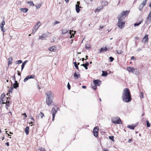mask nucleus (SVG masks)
Returning <instances> with one entry per match:
<instances>
[{"instance_id": "obj_1", "label": "nucleus", "mask_w": 151, "mask_h": 151, "mask_svg": "<svg viewBox=\"0 0 151 151\" xmlns=\"http://www.w3.org/2000/svg\"><path fill=\"white\" fill-rule=\"evenodd\" d=\"M122 97L124 102L128 103L131 101V94L128 88H125L124 89Z\"/></svg>"}, {"instance_id": "obj_2", "label": "nucleus", "mask_w": 151, "mask_h": 151, "mask_svg": "<svg viewBox=\"0 0 151 151\" xmlns=\"http://www.w3.org/2000/svg\"><path fill=\"white\" fill-rule=\"evenodd\" d=\"M47 97L46 98V104L50 106L53 101V93L50 91H47L46 93Z\"/></svg>"}, {"instance_id": "obj_3", "label": "nucleus", "mask_w": 151, "mask_h": 151, "mask_svg": "<svg viewBox=\"0 0 151 151\" xmlns=\"http://www.w3.org/2000/svg\"><path fill=\"white\" fill-rule=\"evenodd\" d=\"M129 11L126 10L125 11H123L119 15L118 19L119 21H122L124 19L126 15L129 12Z\"/></svg>"}, {"instance_id": "obj_4", "label": "nucleus", "mask_w": 151, "mask_h": 151, "mask_svg": "<svg viewBox=\"0 0 151 151\" xmlns=\"http://www.w3.org/2000/svg\"><path fill=\"white\" fill-rule=\"evenodd\" d=\"M111 121L113 123L115 124H120L122 123V121L121 120L119 117L112 118Z\"/></svg>"}, {"instance_id": "obj_5", "label": "nucleus", "mask_w": 151, "mask_h": 151, "mask_svg": "<svg viewBox=\"0 0 151 151\" xmlns=\"http://www.w3.org/2000/svg\"><path fill=\"white\" fill-rule=\"evenodd\" d=\"M127 70L129 72H132L134 74H137L138 73L137 70L135 69L132 67H127Z\"/></svg>"}, {"instance_id": "obj_6", "label": "nucleus", "mask_w": 151, "mask_h": 151, "mask_svg": "<svg viewBox=\"0 0 151 151\" xmlns=\"http://www.w3.org/2000/svg\"><path fill=\"white\" fill-rule=\"evenodd\" d=\"M150 22H151V10L146 18L145 23L146 24H147V25H148Z\"/></svg>"}, {"instance_id": "obj_7", "label": "nucleus", "mask_w": 151, "mask_h": 151, "mask_svg": "<svg viewBox=\"0 0 151 151\" xmlns=\"http://www.w3.org/2000/svg\"><path fill=\"white\" fill-rule=\"evenodd\" d=\"M99 128H97V127H95L93 129V133L94 136L97 137L98 136Z\"/></svg>"}, {"instance_id": "obj_8", "label": "nucleus", "mask_w": 151, "mask_h": 151, "mask_svg": "<svg viewBox=\"0 0 151 151\" xmlns=\"http://www.w3.org/2000/svg\"><path fill=\"white\" fill-rule=\"evenodd\" d=\"M118 27L120 29H122L125 26V22L124 21H118L117 24Z\"/></svg>"}, {"instance_id": "obj_9", "label": "nucleus", "mask_w": 151, "mask_h": 151, "mask_svg": "<svg viewBox=\"0 0 151 151\" xmlns=\"http://www.w3.org/2000/svg\"><path fill=\"white\" fill-rule=\"evenodd\" d=\"M93 82L95 85L96 86H99L101 83V81L98 80H95L93 81Z\"/></svg>"}, {"instance_id": "obj_10", "label": "nucleus", "mask_w": 151, "mask_h": 151, "mask_svg": "<svg viewBox=\"0 0 151 151\" xmlns=\"http://www.w3.org/2000/svg\"><path fill=\"white\" fill-rule=\"evenodd\" d=\"M5 96V95L4 93H2L1 95L0 98V104H6L5 102H4L3 99Z\"/></svg>"}, {"instance_id": "obj_11", "label": "nucleus", "mask_w": 151, "mask_h": 151, "mask_svg": "<svg viewBox=\"0 0 151 151\" xmlns=\"http://www.w3.org/2000/svg\"><path fill=\"white\" fill-rule=\"evenodd\" d=\"M148 35L147 34L145 35L142 40V42H144L145 44L147 43L148 40Z\"/></svg>"}, {"instance_id": "obj_12", "label": "nucleus", "mask_w": 151, "mask_h": 151, "mask_svg": "<svg viewBox=\"0 0 151 151\" xmlns=\"http://www.w3.org/2000/svg\"><path fill=\"white\" fill-rule=\"evenodd\" d=\"M39 23H40V22L39 21L37 22L36 24L35 25L34 27H33L32 29V34H34L37 31V29L36 27H37V24H39Z\"/></svg>"}, {"instance_id": "obj_13", "label": "nucleus", "mask_w": 151, "mask_h": 151, "mask_svg": "<svg viewBox=\"0 0 151 151\" xmlns=\"http://www.w3.org/2000/svg\"><path fill=\"white\" fill-rule=\"evenodd\" d=\"M103 8L104 6H103V5H102V6H100L97 7V8L95 9V12H99L102 9H103Z\"/></svg>"}, {"instance_id": "obj_14", "label": "nucleus", "mask_w": 151, "mask_h": 151, "mask_svg": "<svg viewBox=\"0 0 151 151\" xmlns=\"http://www.w3.org/2000/svg\"><path fill=\"white\" fill-rule=\"evenodd\" d=\"M137 125V124H132L131 125H128L127 126V127L131 129H134V128L136 127Z\"/></svg>"}, {"instance_id": "obj_15", "label": "nucleus", "mask_w": 151, "mask_h": 151, "mask_svg": "<svg viewBox=\"0 0 151 151\" xmlns=\"http://www.w3.org/2000/svg\"><path fill=\"white\" fill-rule=\"evenodd\" d=\"M58 109V108L56 107V108L53 107L52 110V115L55 114L57 112V110Z\"/></svg>"}, {"instance_id": "obj_16", "label": "nucleus", "mask_w": 151, "mask_h": 151, "mask_svg": "<svg viewBox=\"0 0 151 151\" xmlns=\"http://www.w3.org/2000/svg\"><path fill=\"white\" fill-rule=\"evenodd\" d=\"M50 34V33L47 32V34L45 33L43 34L42 35L39 37V39H42L46 37H47V36L48 35Z\"/></svg>"}, {"instance_id": "obj_17", "label": "nucleus", "mask_w": 151, "mask_h": 151, "mask_svg": "<svg viewBox=\"0 0 151 151\" xmlns=\"http://www.w3.org/2000/svg\"><path fill=\"white\" fill-rule=\"evenodd\" d=\"M5 24V22L4 21V20L0 24V27H1V30L3 32H4V31L3 29V26Z\"/></svg>"}, {"instance_id": "obj_18", "label": "nucleus", "mask_w": 151, "mask_h": 151, "mask_svg": "<svg viewBox=\"0 0 151 151\" xmlns=\"http://www.w3.org/2000/svg\"><path fill=\"white\" fill-rule=\"evenodd\" d=\"M80 76L79 73L78 74L76 72H75L73 75L74 77L76 79H78L80 77Z\"/></svg>"}, {"instance_id": "obj_19", "label": "nucleus", "mask_w": 151, "mask_h": 151, "mask_svg": "<svg viewBox=\"0 0 151 151\" xmlns=\"http://www.w3.org/2000/svg\"><path fill=\"white\" fill-rule=\"evenodd\" d=\"M19 86V83L16 80L15 81V83L13 84V87L14 88L17 89Z\"/></svg>"}, {"instance_id": "obj_20", "label": "nucleus", "mask_w": 151, "mask_h": 151, "mask_svg": "<svg viewBox=\"0 0 151 151\" xmlns=\"http://www.w3.org/2000/svg\"><path fill=\"white\" fill-rule=\"evenodd\" d=\"M48 50L51 51L55 52L56 49L55 46H54L49 47Z\"/></svg>"}, {"instance_id": "obj_21", "label": "nucleus", "mask_w": 151, "mask_h": 151, "mask_svg": "<svg viewBox=\"0 0 151 151\" xmlns=\"http://www.w3.org/2000/svg\"><path fill=\"white\" fill-rule=\"evenodd\" d=\"M108 50L107 48L106 47L105 48L102 47L100 49V53L103 52H106Z\"/></svg>"}, {"instance_id": "obj_22", "label": "nucleus", "mask_w": 151, "mask_h": 151, "mask_svg": "<svg viewBox=\"0 0 151 151\" xmlns=\"http://www.w3.org/2000/svg\"><path fill=\"white\" fill-rule=\"evenodd\" d=\"M28 60H25L24 62H23L22 63V64L21 65V70L22 71L23 68H24V66L26 64V63L28 62Z\"/></svg>"}, {"instance_id": "obj_23", "label": "nucleus", "mask_w": 151, "mask_h": 151, "mask_svg": "<svg viewBox=\"0 0 151 151\" xmlns=\"http://www.w3.org/2000/svg\"><path fill=\"white\" fill-rule=\"evenodd\" d=\"M81 8V7H80L78 5L76 4V12L77 13H79L80 11V8Z\"/></svg>"}, {"instance_id": "obj_24", "label": "nucleus", "mask_w": 151, "mask_h": 151, "mask_svg": "<svg viewBox=\"0 0 151 151\" xmlns=\"http://www.w3.org/2000/svg\"><path fill=\"white\" fill-rule=\"evenodd\" d=\"M13 59L12 58L10 57L8 59V65H11L12 64V63Z\"/></svg>"}, {"instance_id": "obj_25", "label": "nucleus", "mask_w": 151, "mask_h": 151, "mask_svg": "<svg viewBox=\"0 0 151 151\" xmlns=\"http://www.w3.org/2000/svg\"><path fill=\"white\" fill-rule=\"evenodd\" d=\"M28 9L27 8H20V10L22 12H23L24 13L27 12L28 11Z\"/></svg>"}, {"instance_id": "obj_26", "label": "nucleus", "mask_w": 151, "mask_h": 151, "mask_svg": "<svg viewBox=\"0 0 151 151\" xmlns=\"http://www.w3.org/2000/svg\"><path fill=\"white\" fill-rule=\"evenodd\" d=\"M108 75V73L106 71H102V76L104 77H106Z\"/></svg>"}, {"instance_id": "obj_27", "label": "nucleus", "mask_w": 151, "mask_h": 151, "mask_svg": "<svg viewBox=\"0 0 151 151\" xmlns=\"http://www.w3.org/2000/svg\"><path fill=\"white\" fill-rule=\"evenodd\" d=\"M29 128L28 127H27L25 128V132L26 134L27 135L29 133Z\"/></svg>"}, {"instance_id": "obj_28", "label": "nucleus", "mask_w": 151, "mask_h": 151, "mask_svg": "<svg viewBox=\"0 0 151 151\" xmlns=\"http://www.w3.org/2000/svg\"><path fill=\"white\" fill-rule=\"evenodd\" d=\"M73 32H74L73 31H72V32L71 30H70V31H69V33H70V34L71 35L70 37V38H72L73 37H74V35L75 34V32H74V33H73Z\"/></svg>"}, {"instance_id": "obj_29", "label": "nucleus", "mask_w": 151, "mask_h": 151, "mask_svg": "<svg viewBox=\"0 0 151 151\" xmlns=\"http://www.w3.org/2000/svg\"><path fill=\"white\" fill-rule=\"evenodd\" d=\"M91 47V45L90 44L88 43L86 44L85 47L86 49H89V48H90Z\"/></svg>"}, {"instance_id": "obj_30", "label": "nucleus", "mask_w": 151, "mask_h": 151, "mask_svg": "<svg viewBox=\"0 0 151 151\" xmlns=\"http://www.w3.org/2000/svg\"><path fill=\"white\" fill-rule=\"evenodd\" d=\"M62 34L63 35L65 34L66 33L68 32V30L66 29H62Z\"/></svg>"}, {"instance_id": "obj_31", "label": "nucleus", "mask_w": 151, "mask_h": 151, "mask_svg": "<svg viewBox=\"0 0 151 151\" xmlns=\"http://www.w3.org/2000/svg\"><path fill=\"white\" fill-rule=\"evenodd\" d=\"M27 4H29V5L30 6H34L35 5L33 3V2L32 1H28L27 2Z\"/></svg>"}, {"instance_id": "obj_32", "label": "nucleus", "mask_w": 151, "mask_h": 151, "mask_svg": "<svg viewBox=\"0 0 151 151\" xmlns=\"http://www.w3.org/2000/svg\"><path fill=\"white\" fill-rule=\"evenodd\" d=\"M74 65L76 68L78 70H79L78 65L77 64V63L76 61L73 62Z\"/></svg>"}, {"instance_id": "obj_33", "label": "nucleus", "mask_w": 151, "mask_h": 151, "mask_svg": "<svg viewBox=\"0 0 151 151\" xmlns=\"http://www.w3.org/2000/svg\"><path fill=\"white\" fill-rule=\"evenodd\" d=\"M147 1V0H143L142 3L141 4L144 6L145 5Z\"/></svg>"}, {"instance_id": "obj_34", "label": "nucleus", "mask_w": 151, "mask_h": 151, "mask_svg": "<svg viewBox=\"0 0 151 151\" xmlns=\"http://www.w3.org/2000/svg\"><path fill=\"white\" fill-rule=\"evenodd\" d=\"M108 3L107 1H104L103 4H102V5H103V6H104H104H107L108 5Z\"/></svg>"}, {"instance_id": "obj_35", "label": "nucleus", "mask_w": 151, "mask_h": 151, "mask_svg": "<svg viewBox=\"0 0 151 151\" xmlns=\"http://www.w3.org/2000/svg\"><path fill=\"white\" fill-rule=\"evenodd\" d=\"M144 6H142V5L140 4L139 7V9L140 11H141L143 9Z\"/></svg>"}, {"instance_id": "obj_36", "label": "nucleus", "mask_w": 151, "mask_h": 151, "mask_svg": "<svg viewBox=\"0 0 151 151\" xmlns=\"http://www.w3.org/2000/svg\"><path fill=\"white\" fill-rule=\"evenodd\" d=\"M142 22V21H141L140 22H139L138 23H136L134 24V26L135 27V26H139V24H141Z\"/></svg>"}, {"instance_id": "obj_37", "label": "nucleus", "mask_w": 151, "mask_h": 151, "mask_svg": "<svg viewBox=\"0 0 151 151\" xmlns=\"http://www.w3.org/2000/svg\"><path fill=\"white\" fill-rule=\"evenodd\" d=\"M44 116V114L42 113L41 112H40V114H39V116H40L41 118H42Z\"/></svg>"}, {"instance_id": "obj_38", "label": "nucleus", "mask_w": 151, "mask_h": 151, "mask_svg": "<svg viewBox=\"0 0 151 151\" xmlns=\"http://www.w3.org/2000/svg\"><path fill=\"white\" fill-rule=\"evenodd\" d=\"M36 151H46V150L44 148H41Z\"/></svg>"}, {"instance_id": "obj_39", "label": "nucleus", "mask_w": 151, "mask_h": 151, "mask_svg": "<svg viewBox=\"0 0 151 151\" xmlns=\"http://www.w3.org/2000/svg\"><path fill=\"white\" fill-rule=\"evenodd\" d=\"M22 61L21 60H17L16 61V64H19L22 63Z\"/></svg>"}, {"instance_id": "obj_40", "label": "nucleus", "mask_w": 151, "mask_h": 151, "mask_svg": "<svg viewBox=\"0 0 151 151\" xmlns=\"http://www.w3.org/2000/svg\"><path fill=\"white\" fill-rule=\"evenodd\" d=\"M147 122V127H150V123L149 122V121L148 120L146 121Z\"/></svg>"}, {"instance_id": "obj_41", "label": "nucleus", "mask_w": 151, "mask_h": 151, "mask_svg": "<svg viewBox=\"0 0 151 151\" xmlns=\"http://www.w3.org/2000/svg\"><path fill=\"white\" fill-rule=\"evenodd\" d=\"M81 66H83L86 70H87L88 69V67L85 65L84 64H83L81 65Z\"/></svg>"}, {"instance_id": "obj_42", "label": "nucleus", "mask_w": 151, "mask_h": 151, "mask_svg": "<svg viewBox=\"0 0 151 151\" xmlns=\"http://www.w3.org/2000/svg\"><path fill=\"white\" fill-rule=\"evenodd\" d=\"M29 79V77L27 76L24 79V82H25L27 81Z\"/></svg>"}, {"instance_id": "obj_43", "label": "nucleus", "mask_w": 151, "mask_h": 151, "mask_svg": "<svg viewBox=\"0 0 151 151\" xmlns=\"http://www.w3.org/2000/svg\"><path fill=\"white\" fill-rule=\"evenodd\" d=\"M109 139H110L111 140H112L113 141H114V137L113 136H110L109 137Z\"/></svg>"}, {"instance_id": "obj_44", "label": "nucleus", "mask_w": 151, "mask_h": 151, "mask_svg": "<svg viewBox=\"0 0 151 151\" xmlns=\"http://www.w3.org/2000/svg\"><path fill=\"white\" fill-rule=\"evenodd\" d=\"M60 22L59 21H55L53 23V25H54L56 24H59Z\"/></svg>"}, {"instance_id": "obj_45", "label": "nucleus", "mask_w": 151, "mask_h": 151, "mask_svg": "<svg viewBox=\"0 0 151 151\" xmlns=\"http://www.w3.org/2000/svg\"><path fill=\"white\" fill-rule=\"evenodd\" d=\"M28 76L29 77V79L34 78H35V76L33 75H30Z\"/></svg>"}, {"instance_id": "obj_46", "label": "nucleus", "mask_w": 151, "mask_h": 151, "mask_svg": "<svg viewBox=\"0 0 151 151\" xmlns=\"http://www.w3.org/2000/svg\"><path fill=\"white\" fill-rule=\"evenodd\" d=\"M117 53L119 54H121L122 52V51L121 50H117L116 51Z\"/></svg>"}, {"instance_id": "obj_47", "label": "nucleus", "mask_w": 151, "mask_h": 151, "mask_svg": "<svg viewBox=\"0 0 151 151\" xmlns=\"http://www.w3.org/2000/svg\"><path fill=\"white\" fill-rule=\"evenodd\" d=\"M8 96V97H7V99L6 100V103H9L10 101H9V98Z\"/></svg>"}, {"instance_id": "obj_48", "label": "nucleus", "mask_w": 151, "mask_h": 151, "mask_svg": "<svg viewBox=\"0 0 151 151\" xmlns=\"http://www.w3.org/2000/svg\"><path fill=\"white\" fill-rule=\"evenodd\" d=\"M109 59L110 60V61L111 62H112L114 60V58L112 57H109Z\"/></svg>"}, {"instance_id": "obj_49", "label": "nucleus", "mask_w": 151, "mask_h": 151, "mask_svg": "<svg viewBox=\"0 0 151 151\" xmlns=\"http://www.w3.org/2000/svg\"><path fill=\"white\" fill-rule=\"evenodd\" d=\"M67 87L68 90H70V86L69 84V82H68L67 84Z\"/></svg>"}, {"instance_id": "obj_50", "label": "nucleus", "mask_w": 151, "mask_h": 151, "mask_svg": "<svg viewBox=\"0 0 151 151\" xmlns=\"http://www.w3.org/2000/svg\"><path fill=\"white\" fill-rule=\"evenodd\" d=\"M141 94L140 95V97L142 99L143 98V92H141Z\"/></svg>"}, {"instance_id": "obj_51", "label": "nucleus", "mask_w": 151, "mask_h": 151, "mask_svg": "<svg viewBox=\"0 0 151 151\" xmlns=\"http://www.w3.org/2000/svg\"><path fill=\"white\" fill-rule=\"evenodd\" d=\"M41 24L40 22V23H39V24H37V27H36L37 29H38V28L40 27L41 25Z\"/></svg>"}, {"instance_id": "obj_52", "label": "nucleus", "mask_w": 151, "mask_h": 151, "mask_svg": "<svg viewBox=\"0 0 151 151\" xmlns=\"http://www.w3.org/2000/svg\"><path fill=\"white\" fill-rule=\"evenodd\" d=\"M41 6V5L40 4L39 5H36L35 6L36 7V8L37 9H38L40 8Z\"/></svg>"}, {"instance_id": "obj_53", "label": "nucleus", "mask_w": 151, "mask_h": 151, "mask_svg": "<svg viewBox=\"0 0 151 151\" xmlns=\"http://www.w3.org/2000/svg\"><path fill=\"white\" fill-rule=\"evenodd\" d=\"M9 106V103H6V107L7 109H8V107Z\"/></svg>"}, {"instance_id": "obj_54", "label": "nucleus", "mask_w": 151, "mask_h": 151, "mask_svg": "<svg viewBox=\"0 0 151 151\" xmlns=\"http://www.w3.org/2000/svg\"><path fill=\"white\" fill-rule=\"evenodd\" d=\"M10 93H12V91L11 90L9 89V93H7V95L9 96V94H10Z\"/></svg>"}, {"instance_id": "obj_55", "label": "nucleus", "mask_w": 151, "mask_h": 151, "mask_svg": "<svg viewBox=\"0 0 151 151\" xmlns=\"http://www.w3.org/2000/svg\"><path fill=\"white\" fill-rule=\"evenodd\" d=\"M96 86H95V85H94V86H93L92 88H93V89L94 90H96L97 88V87H96Z\"/></svg>"}, {"instance_id": "obj_56", "label": "nucleus", "mask_w": 151, "mask_h": 151, "mask_svg": "<svg viewBox=\"0 0 151 151\" xmlns=\"http://www.w3.org/2000/svg\"><path fill=\"white\" fill-rule=\"evenodd\" d=\"M15 74H14V76H12V80H14V81L15 80H16V78H15Z\"/></svg>"}, {"instance_id": "obj_57", "label": "nucleus", "mask_w": 151, "mask_h": 151, "mask_svg": "<svg viewBox=\"0 0 151 151\" xmlns=\"http://www.w3.org/2000/svg\"><path fill=\"white\" fill-rule=\"evenodd\" d=\"M131 60H136L135 58H134V57L133 56L131 58Z\"/></svg>"}, {"instance_id": "obj_58", "label": "nucleus", "mask_w": 151, "mask_h": 151, "mask_svg": "<svg viewBox=\"0 0 151 151\" xmlns=\"http://www.w3.org/2000/svg\"><path fill=\"white\" fill-rule=\"evenodd\" d=\"M87 67L89 65V63L88 62H86L84 64Z\"/></svg>"}, {"instance_id": "obj_59", "label": "nucleus", "mask_w": 151, "mask_h": 151, "mask_svg": "<svg viewBox=\"0 0 151 151\" xmlns=\"http://www.w3.org/2000/svg\"><path fill=\"white\" fill-rule=\"evenodd\" d=\"M30 118L32 119L33 121H35L34 118L33 117H32L31 116H30Z\"/></svg>"}, {"instance_id": "obj_60", "label": "nucleus", "mask_w": 151, "mask_h": 151, "mask_svg": "<svg viewBox=\"0 0 151 151\" xmlns=\"http://www.w3.org/2000/svg\"><path fill=\"white\" fill-rule=\"evenodd\" d=\"M52 115V121H53L54 120L55 115L54 114Z\"/></svg>"}, {"instance_id": "obj_61", "label": "nucleus", "mask_w": 151, "mask_h": 151, "mask_svg": "<svg viewBox=\"0 0 151 151\" xmlns=\"http://www.w3.org/2000/svg\"><path fill=\"white\" fill-rule=\"evenodd\" d=\"M22 115H24L25 116V118L26 117H27V115L25 113H24L22 114Z\"/></svg>"}, {"instance_id": "obj_62", "label": "nucleus", "mask_w": 151, "mask_h": 151, "mask_svg": "<svg viewBox=\"0 0 151 151\" xmlns=\"http://www.w3.org/2000/svg\"><path fill=\"white\" fill-rule=\"evenodd\" d=\"M132 139H129L128 141V142L129 143L130 142H132Z\"/></svg>"}, {"instance_id": "obj_63", "label": "nucleus", "mask_w": 151, "mask_h": 151, "mask_svg": "<svg viewBox=\"0 0 151 151\" xmlns=\"http://www.w3.org/2000/svg\"><path fill=\"white\" fill-rule=\"evenodd\" d=\"M17 71L18 72V75L19 76H21V74L19 72V71H18V70H17Z\"/></svg>"}, {"instance_id": "obj_64", "label": "nucleus", "mask_w": 151, "mask_h": 151, "mask_svg": "<svg viewBox=\"0 0 151 151\" xmlns=\"http://www.w3.org/2000/svg\"><path fill=\"white\" fill-rule=\"evenodd\" d=\"M10 90H11L12 91L13 90V88L12 86H11L10 88Z\"/></svg>"}]
</instances>
